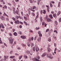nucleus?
<instances>
[{
    "label": "nucleus",
    "mask_w": 61,
    "mask_h": 61,
    "mask_svg": "<svg viewBox=\"0 0 61 61\" xmlns=\"http://www.w3.org/2000/svg\"><path fill=\"white\" fill-rule=\"evenodd\" d=\"M38 33L39 35V34H41V31H38Z\"/></svg>",
    "instance_id": "46"
},
{
    "label": "nucleus",
    "mask_w": 61,
    "mask_h": 61,
    "mask_svg": "<svg viewBox=\"0 0 61 61\" xmlns=\"http://www.w3.org/2000/svg\"><path fill=\"white\" fill-rule=\"evenodd\" d=\"M46 53H44L42 55H41V57H44V56H46Z\"/></svg>",
    "instance_id": "5"
},
{
    "label": "nucleus",
    "mask_w": 61,
    "mask_h": 61,
    "mask_svg": "<svg viewBox=\"0 0 61 61\" xmlns=\"http://www.w3.org/2000/svg\"><path fill=\"white\" fill-rule=\"evenodd\" d=\"M61 13V12H60V11H59L57 13V15H59L60 14V13Z\"/></svg>",
    "instance_id": "24"
},
{
    "label": "nucleus",
    "mask_w": 61,
    "mask_h": 61,
    "mask_svg": "<svg viewBox=\"0 0 61 61\" xmlns=\"http://www.w3.org/2000/svg\"><path fill=\"white\" fill-rule=\"evenodd\" d=\"M0 18L2 20H4V19H5V17L2 16L1 17H0Z\"/></svg>",
    "instance_id": "11"
},
{
    "label": "nucleus",
    "mask_w": 61,
    "mask_h": 61,
    "mask_svg": "<svg viewBox=\"0 0 61 61\" xmlns=\"http://www.w3.org/2000/svg\"><path fill=\"white\" fill-rule=\"evenodd\" d=\"M43 14H45L46 13V10H43Z\"/></svg>",
    "instance_id": "29"
},
{
    "label": "nucleus",
    "mask_w": 61,
    "mask_h": 61,
    "mask_svg": "<svg viewBox=\"0 0 61 61\" xmlns=\"http://www.w3.org/2000/svg\"><path fill=\"white\" fill-rule=\"evenodd\" d=\"M10 38L11 39H10V38H8L9 40L10 41V44H13V41H14V39H12L13 37H12V36L10 37Z\"/></svg>",
    "instance_id": "1"
},
{
    "label": "nucleus",
    "mask_w": 61,
    "mask_h": 61,
    "mask_svg": "<svg viewBox=\"0 0 61 61\" xmlns=\"http://www.w3.org/2000/svg\"><path fill=\"white\" fill-rule=\"evenodd\" d=\"M54 32H56V34H57V33H58L57 32V30H54Z\"/></svg>",
    "instance_id": "51"
},
{
    "label": "nucleus",
    "mask_w": 61,
    "mask_h": 61,
    "mask_svg": "<svg viewBox=\"0 0 61 61\" xmlns=\"http://www.w3.org/2000/svg\"><path fill=\"white\" fill-rule=\"evenodd\" d=\"M8 4L9 5H10V6H11V5H12V4L10 3H8Z\"/></svg>",
    "instance_id": "54"
},
{
    "label": "nucleus",
    "mask_w": 61,
    "mask_h": 61,
    "mask_svg": "<svg viewBox=\"0 0 61 61\" xmlns=\"http://www.w3.org/2000/svg\"><path fill=\"white\" fill-rule=\"evenodd\" d=\"M27 44L28 46H30V43L29 42H28Z\"/></svg>",
    "instance_id": "17"
},
{
    "label": "nucleus",
    "mask_w": 61,
    "mask_h": 61,
    "mask_svg": "<svg viewBox=\"0 0 61 61\" xmlns=\"http://www.w3.org/2000/svg\"><path fill=\"white\" fill-rule=\"evenodd\" d=\"M41 38L40 37H39L37 39V41L38 42H40L41 41Z\"/></svg>",
    "instance_id": "7"
},
{
    "label": "nucleus",
    "mask_w": 61,
    "mask_h": 61,
    "mask_svg": "<svg viewBox=\"0 0 61 61\" xmlns=\"http://www.w3.org/2000/svg\"><path fill=\"white\" fill-rule=\"evenodd\" d=\"M9 35L10 36H12V34L11 33H9Z\"/></svg>",
    "instance_id": "56"
},
{
    "label": "nucleus",
    "mask_w": 61,
    "mask_h": 61,
    "mask_svg": "<svg viewBox=\"0 0 61 61\" xmlns=\"http://www.w3.org/2000/svg\"><path fill=\"white\" fill-rule=\"evenodd\" d=\"M46 53H44L42 55H41V57H44V56H46Z\"/></svg>",
    "instance_id": "4"
},
{
    "label": "nucleus",
    "mask_w": 61,
    "mask_h": 61,
    "mask_svg": "<svg viewBox=\"0 0 61 61\" xmlns=\"http://www.w3.org/2000/svg\"><path fill=\"white\" fill-rule=\"evenodd\" d=\"M45 18L46 20H47V19H48V15H46V17H45Z\"/></svg>",
    "instance_id": "32"
},
{
    "label": "nucleus",
    "mask_w": 61,
    "mask_h": 61,
    "mask_svg": "<svg viewBox=\"0 0 61 61\" xmlns=\"http://www.w3.org/2000/svg\"><path fill=\"white\" fill-rule=\"evenodd\" d=\"M31 45L32 46H34V43H31Z\"/></svg>",
    "instance_id": "61"
},
{
    "label": "nucleus",
    "mask_w": 61,
    "mask_h": 61,
    "mask_svg": "<svg viewBox=\"0 0 61 61\" xmlns=\"http://www.w3.org/2000/svg\"><path fill=\"white\" fill-rule=\"evenodd\" d=\"M12 19L13 20H14V21H15V20H16V19H15V18L14 17H12Z\"/></svg>",
    "instance_id": "35"
},
{
    "label": "nucleus",
    "mask_w": 61,
    "mask_h": 61,
    "mask_svg": "<svg viewBox=\"0 0 61 61\" xmlns=\"http://www.w3.org/2000/svg\"><path fill=\"white\" fill-rule=\"evenodd\" d=\"M39 36H42V34L41 33L39 34Z\"/></svg>",
    "instance_id": "50"
},
{
    "label": "nucleus",
    "mask_w": 61,
    "mask_h": 61,
    "mask_svg": "<svg viewBox=\"0 0 61 61\" xmlns=\"http://www.w3.org/2000/svg\"><path fill=\"white\" fill-rule=\"evenodd\" d=\"M36 52H38L39 50V49L38 47H36Z\"/></svg>",
    "instance_id": "6"
},
{
    "label": "nucleus",
    "mask_w": 61,
    "mask_h": 61,
    "mask_svg": "<svg viewBox=\"0 0 61 61\" xmlns=\"http://www.w3.org/2000/svg\"><path fill=\"white\" fill-rule=\"evenodd\" d=\"M49 57L51 59H52V58H53V56H49Z\"/></svg>",
    "instance_id": "26"
},
{
    "label": "nucleus",
    "mask_w": 61,
    "mask_h": 61,
    "mask_svg": "<svg viewBox=\"0 0 61 61\" xmlns=\"http://www.w3.org/2000/svg\"><path fill=\"white\" fill-rule=\"evenodd\" d=\"M3 15L4 16H7L8 17V16L6 14H5V12L4 13V14Z\"/></svg>",
    "instance_id": "14"
},
{
    "label": "nucleus",
    "mask_w": 61,
    "mask_h": 61,
    "mask_svg": "<svg viewBox=\"0 0 61 61\" xmlns=\"http://www.w3.org/2000/svg\"><path fill=\"white\" fill-rule=\"evenodd\" d=\"M15 29H13V32H14L15 31Z\"/></svg>",
    "instance_id": "59"
},
{
    "label": "nucleus",
    "mask_w": 61,
    "mask_h": 61,
    "mask_svg": "<svg viewBox=\"0 0 61 61\" xmlns=\"http://www.w3.org/2000/svg\"><path fill=\"white\" fill-rule=\"evenodd\" d=\"M20 23L21 24V25H23V23L22 22H21V21L20 22Z\"/></svg>",
    "instance_id": "53"
},
{
    "label": "nucleus",
    "mask_w": 61,
    "mask_h": 61,
    "mask_svg": "<svg viewBox=\"0 0 61 61\" xmlns=\"http://www.w3.org/2000/svg\"><path fill=\"white\" fill-rule=\"evenodd\" d=\"M40 0H38L37 1V2H38L37 4H38V5H39L40 2Z\"/></svg>",
    "instance_id": "31"
},
{
    "label": "nucleus",
    "mask_w": 61,
    "mask_h": 61,
    "mask_svg": "<svg viewBox=\"0 0 61 61\" xmlns=\"http://www.w3.org/2000/svg\"><path fill=\"white\" fill-rule=\"evenodd\" d=\"M17 49L18 50H20L21 49V48L20 47H19L17 48Z\"/></svg>",
    "instance_id": "36"
},
{
    "label": "nucleus",
    "mask_w": 61,
    "mask_h": 61,
    "mask_svg": "<svg viewBox=\"0 0 61 61\" xmlns=\"http://www.w3.org/2000/svg\"><path fill=\"white\" fill-rule=\"evenodd\" d=\"M24 24H25V25H27V23H26V22H25V21H24Z\"/></svg>",
    "instance_id": "22"
},
{
    "label": "nucleus",
    "mask_w": 61,
    "mask_h": 61,
    "mask_svg": "<svg viewBox=\"0 0 61 61\" xmlns=\"http://www.w3.org/2000/svg\"><path fill=\"white\" fill-rule=\"evenodd\" d=\"M21 45L22 46H26V45H25L23 44H22Z\"/></svg>",
    "instance_id": "47"
},
{
    "label": "nucleus",
    "mask_w": 61,
    "mask_h": 61,
    "mask_svg": "<svg viewBox=\"0 0 61 61\" xmlns=\"http://www.w3.org/2000/svg\"><path fill=\"white\" fill-rule=\"evenodd\" d=\"M22 56H23L22 55H21L19 56V59H20H20H21V58H22Z\"/></svg>",
    "instance_id": "20"
},
{
    "label": "nucleus",
    "mask_w": 61,
    "mask_h": 61,
    "mask_svg": "<svg viewBox=\"0 0 61 61\" xmlns=\"http://www.w3.org/2000/svg\"><path fill=\"white\" fill-rule=\"evenodd\" d=\"M33 51H35V47H34L33 48Z\"/></svg>",
    "instance_id": "38"
},
{
    "label": "nucleus",
    "mask_w": 61,
    "mask_h": 61,
    "mask_svg": "<svg viewBox=\"0 0 61 61\" xmlns=\"http://www.w3.org/2000/svg\"><path fill=\"white\" fill-rule=\"evenodd\" d=\"M36 8V7L35 6H34L32 7V9H35Z\"/></svg>",
    "instance_id": "39"
},
{
    "label": "nucleus",
    "mask_w": 61,
    "mask_h": 61,
    "mask_svg": "<svg viewBox=\"0 0 61 61\" xmlns=\"http://www.w3.org/2000/svg\"><path fill=\"white\" fill-rule=\"evenodd\" d=\"M21 37L22 39H25L26 38V37L24 36H21Z\"/></svg>",
    "instance_id": "9"
},
{
    "label": "nucleus",
    "mask_w": 61,
    "mask_h": 61,
    "mask_svg": "<svg viewBox=\"0 0 61 61\" xmlns=\"http://www.w3.org/2000/svg\"><path fill=\"white\" fill-rule=\"evenodd\" d=\"M40 19L41 22H42V21H43V19L42 18V16L40 17Z\"/></svg>",
    "instance_id": "18"
},
{
    "label": "nucleus",
    "mask_w": 61,
    "mask_h": 61,
    "mask_svg": "<svg viewBox=\"0 0 61 61\" xmlns=\"http://www.w3.org/2000/svg\"><path fill=\"white\" fill-rule=\"evenodd\" d=\"M35 60L36 61H39V60L38 59L36 58H35Z\"/></svg>",
    "instance_id": "52"
},
{
    "label": "nucleus",
    "mask_w": 61,
    "mask_h": 61,
    "mask_svg": "<svg viewBox=\"0 0 61 61\" xmlns=\"http://www.w3.org/2000/svg\"><path fill=\"white\" fill-rule=\"evenodd\" d=\"M3 26H4V25L3 24H1V25H0V26L1 27H1H2Z\"/></svg>",
    "instance_id": "37"
},
{
    "label": "nucleus",
    "mask_w": 61,
    "mask_h": 61,
    "mask_svg": "<svg viewBox=\"0 0 61 61\" xmlns=\"http://www.w3.org/2000/svg\"><path fill=\"white\" fill-rule=\"evenodd\" d=\"M50 5L51 7H53V5H52V4H51V3H50Z\"/></svg>",
    "instance_id": "23"
},
{
    "label": "nucleus",
    "mask_w": 61,
    "mask_h": 61,
    "mask_svg": "<svg viewBox=\"0 0 61 61\" xmlns=\"http://www.w3.org/2000/svg\"><path fill=\"white\" fill-rule=\"evenodd\" d=\"M49 29H46V32H48V31H49Z\"/></svg>",
    "instance_id": "45"
},
{
    "label": "nucleus",
    "mask_w": 61,
    "mask_h": 61,
    "mask_svg": "<svg viewBox=\"0 0 61 61\" xmlns=\"http://www.w3.org/2000/svg\"><path fill=\"white\" fill-rule=\"evenodd\" d=\"M59 22H61V18H60L59 19Z\"/></svg>",
    "instance_id": "55"
},
{
    "label": "nucleus",
    "mask_w": 61,
    "mask_h": 61,
    "mask_svg": "<svg viewBox=\"0 0 61 61\" xmlns=\"http://www.w3.org/2000/svg\"><path fill=\"white\" fill-rule=\"evenodd\" d=\"M31 15H33V16H35V14L34 13H32Z\"/></svg>",
    "instance_id": "40"
},
{
    "label": "nucleus",
    "mask_w": 61,
    "mask_h": 61,
    "mask_svg": "<svg viewBox=\"0 0 61 61\" xmlns=\"http://www.w3.org/2000/svg\"><path fill=\"white\" fill-rule=\"evenodd\" d=\"M18 33L19 34H20V35H22V32H21L20 31L18 32Z\"/></svg>",
    "instance_id": "41"
},
{
    "label": "nucleus",
    "mask_w": 61,
    "mask_h": 61,
    "mask_svg": "<svg viewBox=\"0 0 61 61\" xmlns=\"http://www.w3.org/2000/svg\"><path fill=\"white\" fill-rule=\"evenodd\" d=\"M24 57L25 58V59H27L28 58L27 56H25Z\"/></svg>",
    "instance_id": "33"
},
{
    "label": "nucleus",
    "mask_w": 61,
    "mask_h": 61,
    "mask_svg": "<svg viewBox=\"0 0 61 61\" xmlns=\"http://www.w3.org/2000/svg\"><path fill=\"white\" fill-rule=\"evenodd\" d=\"M26 16L27 17H29V15L28 14H27L26 15Z\"/></svg>",
    "instance_id": "44"
},
{
    "label": "nucleus",
    "mask_w": 61,
    "mask_h": 61,
    "mask_svg": "<svg viewBox=\"0 0 61 61\" xmlns=\"http://www.w3.org/2000/svg\"><path fill=\"white\" fill-rule=\"evenodd\" d=\"M55 23L56 25H58V23L57 22V21H56L55 20Z\"/></svg>",
    "instance_id": "19"
},
{
    "label": "nucleus",
    "mask_w": 61,
    "mask_h": 61,
    "mask_svg": "<svg viewBox=\"0 0 61 61\" xmlns=\"http://www.w3.org/2000/svg\"><path fill=\"white\" fill-rule=\"evenodd\" d=\"M60 2H59L58 5V7H59V6H60Z\"/></svg>",
    "instance_id": "43"
},
{
    "label": "nucleus",
    "mask_w": 61,
    "mask_h": 61,
    "mask_svg": "<svg viewBox=\"0 0 61 61\" xmlns=\"http://www.w3.org/2000/svg\"><path fill=\"white\" fill-rule=\"evenodd\" d=\"M49 17H50L51 19H52L53 17V16H52V14H51L49 15Z\"/></svg>",
    "instance_id": "8"
},
{
    "label": "nucleus",
    "mask_w": 61,
    "mask_h": 61,
    "mask_svg": "<svg viewBox=\"0 0 61 61\" xmlns=\"http://www.w3.org/2000/svg\"><path fill=\"white\" fill-rule=\"evenodd\" d=\"M41 15H42V14H43V10H41Z\"/></svg>",
    "instance_id": "57"
},
{
    "label": "nucleus",
    "mask_w": 61,
    "mask_h": 61,
    "mask_svg": "<svg viewBox=\"0 0 61 61\" xmlns=\"http://www.w3.org/2000/svg\"><path fill=\"white\" fill-rule=\"evenodd\" d=\"M47 50L48 51L49 53H50V51H51V49L49 48H47Z\"/></svg>",
    "instance_id": "10"
},
{
    "label": "nucleus",
    "mask_w": 61,
    "mask_h": 61,
    "mask_svg": "<svg viewBox=\"0 0 61 61\" xmlns=\"http://www.w3.org/2000/svg\"><path fill=\"white\" fill-rule=\"evenodd\" d=\"M49 7H47V11L48 12H49Z\"/></svg>",
    "instance_id": "34"
},
{
    "label": "nucleus",
    "mask_w": 61,
    "mask_h": 61,
    "mask_svg": "<svg viewBox=\"0 0 61 61\" xmlns=\"http://www.w3.org/2000/svg\"><path fill=\"white\" fill-rule=\"evenodd\" d=\"M8 55H7L6 56L5 55L4 56V61H5V60H6V59H7L8 58Z\"/></svg>",
    "instance_id": "2"
},
{
    "label": "nucleus",
    "mask_w": 61,
    "mask_h": 61,
    "mask_svg": "<svg viewBox=\"0 0 61 61\" xmlns=\"http://www.w3.org/2000/svg\"><path fill=\"white\" fill-rule=\"evenodd\" d=\"M45 22H42V25H45Z\"/></svg>",
    "instance_id": "30"
},
{
    "label": "nucleus",
    "mask_w": 61,
    "mask_h": 61,
    "mask_svg": "<svg viewBox=\"0 0 61 61\" xmlns=\"http://www.w3.org/2000/svg\"><path fill=\"white\" fill-rule=\"evenodd\" d=\"M15 56H11L10 57V58H14V57H15Z\"/></svg>",
    "instance_id": "25"
},
{
    "label": "nucleus",
    "mask_w": 61,
    "mask_h": 61,
    "mask_svg": "<svg viewBox=\"0 0 61 61\" xmlns=\"http://www.w3.org/2000/svg\"><path fill=\"white\" fill-rule=\"evenodd\" d=\"M26 52L27 55L30 54V51L28 50Z\"/></svg>",
    "instance_id": "15"
},
{
    "label": "nucleus",
    "mask_w": 61,
    "mask_h": 61,
    "mask_svg": "<svg viewBox=\"0 0 61 61\" xmlns=\"http://www.w3.org/2000/svg\"><path fill=\"white\" fill-rule=\"evenodd\" d=\"M47 22H49L51 21V19L48 18L47 20Z\"/></svg>",
    "instance_id": "12"
},
{
    "label": "nucleus",
    "mask_w": 61,
    "mask_h": 61,
    "mask_svg": "<svg viewBox=\"0 0 61 61\" xmlns=\"http://www.w3.org/2000/svg\"><path fill=\"white\" fill-rule=\"evenodd\" d=\"M14 23L15 24H19V21L18 20H17L16 21H15L14 22Z\"/></svg>",
    "instance_id": "3"
},
{
    "label": "nucleus",
    "mask_w": 61,
    "mask_h": 61,
    "mask_svg": "<svg viewBox=\"0 0 61 61\" xmlns=\"http://www.w3.org/2000/svg\"><path fill=\"white\" fill-rule=\"evenodd\" d=\"M4 7L5 9H6L7 8V6H6L5 5Z\"/></svg>",
    "instance_id": "64"
},
{
    "label": "nucleus",
    "mask_w": 61,
    "mask_h": 61,
    "mask_svg": "<svg viewBox=\"0 0 61 61\" xmlns=\"http://www.w3.org/2000/svg\"><path fill=\"white\" fill-rule=\"evenodd\" d=\"M13 11H15V7H13Z\"/></svg>",
    "instance_id": "62"
},
{
    "label": "nucleus",
    "mask_w": 61,
    "mask_h": 61,
    "mask_svg": "<svg viewBox=\"0 0 61 61\" xmlns=\"http://www.w3.org/2000/svg\"><path fill=\"white\" fill-rule=\"evenodd\" d=\"M24 19H25V20H26V21H27V17H25V16H24Z\"/></svg>",
    "instance_id": "21"
},
{
    "label": "nucleus",
    "mask_w": 61,
    "mask_h": 61,
    "mask_svg": "<svg viewBox=\"0 0 61 61\" xmlns=\"http://www.w3.org/2000/svg\"><path fill=\"white\" fill-rule=\"evenodd\" d=\"M36 58H37V59H39L40 58L39 56H36Z\"/></svg>",
    "instance_id": "42"
},
{
    "label": "nucleus",
    "mask_w": 61,
    "mask_h": 61,
    "mask_svg": "<svg viewBox=\"0 0 61 61\" xmlns=\"http://www.w3.org/2000/svg\"><path fill=\"white\" fill-rule=\"evenodd\" d=\"M15 17L16 19H18V18H19V16H15Z\"/></svg>",
    "instance_id": "27"
},
{
    "label": "nucleus",
    "mask_w": 61,
    "mask_h": 61,
    "mask_svg": "<svg viewBox=\"0 0 61 61\" xmlns=\"http://www.w3.org/2000/svg\"><path fill=\"white\" fill-rule=\"evenodd\" d=\"M15 13L17 15H18V14H19V10H16Z\"/></svg>",
    "instance_id": "16"
},
{
    "label": "nucleus",
    "mask_w": 61,
    "mask_h": 61,
    "mask_svg": "<svg viewBox=\"0 0 61 61\" xmlns=\"http://www.w3.org/2000/svg\"><path fill=\"white\" fill-rule=\"evenodd\" d=\"M39 28H40L39 27H38V28H37V27H36V30H38V29H39Z\"/></svg>",
    "instance_id": "48"
},
{
    "label": "nucleus",
    "mask_w": 61,
    "mask_h": 61,
    "mask_svg": "<svg viewBox=\"0 0 61 61\" xmlns=\"http://www.w3.org/2000/svg\"><path fill=\"white\" fill-rule=\"evenodd\" d=\"M48 41L49 42H51V38H49L48 39Z\"/></svg>",
    "instance_id": "28"
},
{
    "label": "nucleus",
    "mask_w": 61,
    "mask_h": 61,
    "mask_svg": "<svg viewBox=\"0 0 61 61\" xmlns=\"http://www.w3.org/2000/svg\"><path fill=\"white\" fill-rule=\"evenodd\" d=\"M36 15H39V12L37 11L36 13Z\"/></svg>",
    "instance_id": "49"
},
{
    "label": "nucleus",
    "mask_w": 61,
    "mask_h": 61,
    "mask_svg": "<svg viewBox=\"0 0 61 61\" xmlns=\"http://www.w3.org/2000/svg\"><path fill=\"white\" fill-rule=\"evenodd\" d=\"M53 17H56V14H53Z\"/></svg>",
    "instance_id": "58"
},
{
    "label": "nucleus",
    "mask_w": 61,
    "mask_h": 61,
    "mask_svg": "<svg viewBox=\"0 0 61 61\" xmlns=\"http://www.w3.org/2000/svg\"><path fill=\"white\" fill-rule=\"evenodd\" d=\"M13 35L15 36H17V33L16 32H15L13 33Z\"/></svg>",
    "instance_id": "13"
},
{
    "label": "nucleus",
    "mask_w": 61,
    "mask_h": 61,
    "mask_svg": "<svg viewBox=\"0 0 61 61\" xmlns=\"http://www.w3.org/2000/svg\"><path fill=\"white\" fill-rule=\"evenodd\" d=\"M12 53H13V51H11L10 52V54H11Z\"/></svg>",
    "instance_id": "63"
},
{
    "label": "nucleus",
    "mask_w": 61,
    "mask_h": 61,
    "mask_svg": "<svg viewBox=\"0 0 61 61\" xmlns=\"http://www.w3.org/2000/svg\"><path fill=\"white\" fill-rule=\"evenodd\" d=\"M51 3H52V4H55V2H54V1H51Z\"/></svg>",
    "instance_id": "60"
}]
</instances>
